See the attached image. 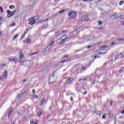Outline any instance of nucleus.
<instances>
[{
  "label": "nucleus",
  "mask_w": 124,
  "mask_h": 124,
  "mask_svg": "<svg viewBox=\"0 0 124 124\" xmlns=\"http://www.w3.org/2000/svg\"><path fill=\"white\" fill-rule=\"evenodd\" d=\"M68 15L70 19H74L77 16V13L75 12L71 11L68 13Z\"/></svg>",
  "instance_id": "nucleus-1"
},
{
  "label": "nucleus",
  "mask_w": 124,
  "mask_h": 124,
  "mask_svg": "<svg viewBox=\"0 0 124 124\" xmlns=\"http://www.w3.org/2000/svg\"><path fill=\"white\" fill-rule=\"evenodd\" d=\"M55 43V42L54 41H52L51 43L49 44V46H47L46 48V52H48V51H50L51 49H52V46L54 45Z\"/></svg>",
  "instance_id": "nucleus-2"
},
{
  "label": "nucleus",
  "mask_w": 124,
  "mask_h": 124,
  "mask_svg": "<svg viewBox=\"0 0 124 124\" xmlns=\"http://www.w3.org/2000/svg\"><path fill=\"white\" fill-rule=\"evenodd\" d=\"M28 21V24H29V25H32L34 24V23H35V18L32 17L29 19Z\"/></svg>",
  "instance_id": "nucleus-3"
},
{
  "label": "nucleus",
  "mask_w": 124,
  "mask_h": 124,
  "mask_svg": "<svg viewBox=\"0 0 124 124\" xmlns=\"http://www.w3.org/2000/svg\"><path fill=\"white\" fill-rule=\"evenodd\" d=\"M7 75H8V71H5V72H4V76H1L0 77V81L1 80H2V79H3V78H4V79H6V78H7Z\"/></svg>",
  "instance_id": "nucleus-4"
},
{
  "label": "nucleus",
  "mask_w": 124,
  "mask_h": 124,
  "mask_svg": "<svg viewBox=\"0 0 124 124\" xmlns=\"http://www.w3.org/2000/svg\"><path fill=\"white\" fill-rule=\"evenodd\" d=\"M74 78H70L66 81L65 84H66L67 85H68L70 84L73 81H74Z\"/></svg>",
  "instance_id": "nucleus-5"
},
{
  "label": "nucleus",
  "mask_w": 124,
  "mask_h": 124,
  "mask_svg": "<svg viewBox=\"0 0 124 124\" xmlns=\"http://www.w3.org/2000/svg\"><path fill=\"white\" fill-rule=\"evenodd\" d=\"M68 39H69V38L68 37H66L65 39H62V41L60 43V45L64 44L65 41H68Z\"/></svg>",
  "instance_id": "nucleus-6"
},
{
  "label": "nucleus",
  "mask_w": 124,
  "mask_h": 124,
  "mask_svg": "<svg viewBox=\"0 0 124 124\" xmlns=\"http://www.w3.org/2000/svg\"><path fill=\"white\" fill-rule=\"evenodd\" d=\"M8 60L10 62H16V61H17V59L16 58H10L8 59Z\"/></svg>",
  "instance_id": "nucleus-7"
},
{
  "label": "nucleus",
  "mask_w": 124,
  "mask_h": 124,
  "mask_svg": "<svg viewBox=\"0 0 124 124\" xmlns=\"http://www.w3.org/2000/svg\"><path fill=\"white\" fill-rule=\"evenodd\" d=\"M104 52H99V55H104L105 54H107V52H108V49H104Z\"/></svg>",
  "instance_id": "nucleus-8"
},
{
  "label": "nucleus",
  "mask_w": 124,
  "mask_h": 124,
  "mask_svg": "<svg viewBox=\"0 0 124 124\" xmlns=\"http://www.w3.org/2000/svg\"><path fill=\"white\" fill-rule=\"evenodd\" d=\"M23 58H24V55L21 54L19 56V62H23Z\"/></svg>",
  "instance_id": "nucleus-9"
},
{
  "label": "nucleus",
  "mask_w": 124,
  "mask_h": 124,
  "mask_svg": "<svg viewBox=\"0 0 124 124\" xmlns=\"http://www.w3.org/2000/svg\"><path fill=\"white\" fill-rule=\"evenodd\" d=\"M12 111H13V108H11L10 109V111L8 112V117L9 118V117H10V116H11V114L12 113Z\"/></svg>",
  "instance_id": "nucleus-10"
},
{
  "label": "nucleus",
  "mask_w": 124,
  "mask_h": 124,
  "mask_svg": "<svg viewBox=\"0 0 124 124\" xmlns=\"http://www.w3.org/2000/svg\"><path fill=\"white\" fill-rule=\"evenodd\" d=\"M15 12H16V11L11 13V14H10V16H8V18H10V17H12V16H13V15H14V14H15Z\"/></svg>",
  "instance_id": "nucleus-11"
},
{
  "label": "nucleus",
  "mask_w": 124,
  "mask_h": 124,
  "mask_svg": "<svg viewBox=\"0 0 124 124\" xmlns=\"http://www.w3.org/2000/svg\"><path fill=\"white\" fill-rule=\"evenodd\" d=\"M46 101V98H43L42 100V102L41 103L40 106H42V105H43V104H44V103L45 102V101Z\"/></svg>",
  "instance_id": "nucleus-12"
},
{
  "label": "nucleus",
  "mask_w": 124,
  "mask_h": 124,
  "mask_svg": "<svg viewBox=\"0 0 124 124\" xmlns=\"http://www.w3.org/2000/svg\"><path fill=\"white\" fill-rule=\"evenodd\" d=\"M95 113L96 115H98V116H101V111H99V110H96L95 111Z\"/></svg>",
  "instance_id": "nucleus-13"
},
{
  "label": "nucleus",
  "mask_w": 124,
  "mask_h": 124,
  "mask_svg": "<svg viewBox=\"0 0 124 124\" xmlns=\"http://www.w3.org/2000/svg\"><path fill=\"white\" fill-rule=\"evenodd\" d=\"M55 35L57 36V37H59L60 35H61V31H58L55 32Z\"/></svg>",
  "instance_id": "nucleus-14"
},
{
  "label": "nucleus",
  "mask_w": 124,
  "mask_h": 124,
  "mask_svg": "<svg viewBox=\"0 0 124 124\" xmlns=\"http://www.w3.org/2000/svg\"><path fill=\"white\" fill-rule=\"evenodd\" d=\"M111 114V112L109 110H106L105 111V115H110Z\"/></svg>",
  "instance_id": "nucleus-15"
},
{
  "label": "nucleus",
  "mask_w": 124,
  "mask_h": 124,
  "mask_svg": "<svg viewBox=\"0 0 124 124\" xmlns=\"http://www.w3.org/2000/svg\"><path fill=\"white\" fill-rule=\"evenodd\" d=\"M31 39H26V43H31Z\"/></svg>",
  "instance_id": "nucleus-16"
},
{
  "label": "nucleus",
  "mask_w": 124,
  "mask_h": 124,
  "mask_svg": "<svg viewBox=\"0 0 124 124\" xmlns=\"http://www.w3.org/2000/svg\"><path fill=\"white\" fill-rule=\"evenodd\" d=\"M7 13V17L8 18V16H9L11 13V12L10 10H7L6 11Z\"/></svg>",
  "instance_id": "nucleus-17"
},
{
  "label": "nucleus",
  "mask_w": 124,
  "mask_h": 124,
  "mask_svg": "<svg viewBox=\"0 0 124 124\" xmlns=\"http://www.w3.org/2000/svg\"><path fill=\"white\" fill-rule=\"evenodd\" d=\"M24 93H24V92L21 93L20 94L18 95L17 97H21L22 96V95L24 94Z\"/></svg>",
  "instance_id": "nucleus-18"
},
{
  "label": "nucleus",
  "mask_w": 124,
  "mask_h": 124,
  "mask_svg": "<svg viewBox=\"0 0 124 124\" xmlns=\"http://www.w3.org/2000/svg\"><path fill=\"white\" fill-rule=\"evenodd\" d=\"M43 114L42 111H40L38 113V116L40 117V116H42V115Z\"/></svg>",
  "instance_id": "nucleus-19"
},
{
  "label": "nucleus",
  "mask_w": 124,
  "mask_h": 124,
  "mask_svg": "<svg viewBox=\"0 0 124 124\" xmlns=\"http://www.w3.org/2000/svg\"><path fill=\"white\" fill-rule=\"evenodd\" d=\"M18 34H16V35L14 36V38H13V40H15L17 37H18Z\"/></svg>",
  "instance_id": "nucleus-20"
},
{
  "label": "nucleus",
  "mask_w": 124,
  "mask_h": 124,
  "mask_svg": "<svg viewBox=\"0 0 124 124\" xmlns=\"http://www.w3.org/2000/svg\"><path fill=\"white\" fill-rule=\"evenodd\" d=\"M9 8L10 9H13V8H15V6H14L13 5H12L9 6Z\"/></svg>",
  "instance_id": "nucleus-21"
},
{
  "label": "nucleus",
  "mask_w": 124,
  "mask_h": 124,
  "mask_svg": "<svg viewBox=\"0 0 124 124\" xmlns=\"http://www.w3.org/2000/svg\"><path fill=\"white\" fill-rule=\"evenodd\" d=\"M119 59H122V58H123V56H124V54L122 53H121L120 54H119Z\"/></svg>",
  "instance_id": "nucleus-22"
},
{
  "label": "nucleus",
  "mask_w": 124,
  "mask_h": 124,
  "mask_svg": "<svg viewBox=\"0 0 124 124\" xmlns=\"http://www.w3.org/2000/svg\"><path fill=\"white\" fill-rule=\"evenodd\" d=\"M68 62V60H63L62 61L60 62V63H62L63 62Z\"/></svg>",
  "instance_id": "nucleus-23"
},
{
  "label": "nucleus",
  "mask_w": 124,
  "mask_h": 124,
  "mask_svg": "<svg viewBox=\"0 0 124 124\" xmlns=\"http://www.w3.org/2000/svg\"><path fill=\"white\" fill-rule=\"evenodd\" d=\"M118 59H120V56L119 55H116L115 58V60H118Z\"/></svg>",
  "instance_id": "nucleus-24"
},
{
  "label": "nucleus",
  "mask_w": 124,
  "mask_h": 124,
  "mask_svg": "<svg viewBox=\"0 0 124 124\" xmlns=\"http://www.w3.org/2000/svg\"><path fill=\"white\" fill-rule=\"evenodd\" d=\"M15 26H16L15 23H13L10 25V27H15Z\"/></svg>",
  "instance_id": "nucleus-25"
},
{
  "label": "nucleus",
  "mask_w": 124,
  "mask_h": 124,
  "mask_svg": "<svg viewBox=\"0 0 124 124\" xmlns=\"http://www.w3.org/2000/svg\"><path fill=\"white\" fill-rule=\"evenodd\" d=\"M123 4H124V1H121L119 2V5H123Z\"/></svg>",
  "instance_id": "nucleus-26"
},
{
  "label": "nucleus",
  "mask_w": 124,
  "mask_h": 124,
  "mask_svg": "<svg viewBox=\"0 0 124 124\" xmlns=\"http://www.w3.org/2000/svg\"><path fill=\"white\" fill-rule=\"evenodd\" d=\"M66 32H67V30H64L62 31V33H65Z\"/></svg>",
  "instance_id": "nucleus-27"
},
{
  "label": "nucleus",
  "mask_w": 124,
  "mask_h": 124,
  "mask_svg": "<svg viewBox=\"0 0 124 124\" xmlns=\"http://www.w3.org/2000/svg\"><path fill=\"white\" fill-rule=\"evenodd\" d=\"M109 115V117L110 118H113V117H114V115H113V114L111 113Z\"/></svg>",
  "instance_id": "nucleus-28"
},
{
  "label": "nucleus",
  "mask_w": 124,
  "mask_h": 124,
  "mask_svg": "<svg viewBox=\"0 0 124 124\" xmlns=\"http://www.w3.org/2000/svg\"><path fill=\"white\" fill-rule=\"evenodd\" d=\"M28 31H29V30L28 29H26L24 32V33H25L26 34V33H28Z\"/></svg>",
  "instance_id": "nucleus-29"
},
{
  "label": "nucleus",
  "mask_w": 124,
  "mask_h": 124,
  "mask_svg": "<svg viewBox=\"0 0 124 124\" xmlns=\"http://www.w3.org/2000/svg\"><path fill=\"white\" fill-rule=\"evenodd\" d=\"M122 40H124V39H123V38H118V39H117V41H122Z\"/></svg>",
  "instance_id": "nucleus-30"
},
{
  "label": "nucleus",
  "mask_w": 124,
  "mask_h": 124,
  "mask_svg": "<svg viewBox=\"0 0 124 124\" xmlns=\"http://www.w3.org/2000/svg\"><path fill=\"white\" fill-rule=\"evenodd\" d=\"M105 118H106V115L105 114H104V115L102 116V119H105Z\"/></svg>",
  "instance_id": "nucleus-31"
},
{
  "label": "nucleus",
  "mask_w": 124,
  "mask_h": 124,
  "mask_svg": "<svg viewBox=\"0 0 124 124\" xmlns=\"http://www.w3.org/2000/svg\"><path fill=\"white\" fill-rule=\"evenodd\" d=\"M63 12H64V10H62L59 11V13H60V14L63 13Z\"/></svg>",
  "instance_id": "nucleus-32"
},
{
  "label": "nucleus",
  "mask_w": 124,
  "mask_h": 124,
  "mask_svg": "<svg viewBox=\"0 0 124 124\" xmlns=\"http://www.w3.org/2000/svg\"><path fill=\"white\" fill-rule=\"evenodd\" d=\"M121 25H122V26H124V21H121L120 22Z\"/></svg>",
  "instance_id": "nucleus-33"
},
{
  "label": "nucleus",
  "mask_w": 124,
  "mask_h": 124,
  "mask_svg": "<svg viewBox=\"0 0 124 124\" xmlns=\"http://www.w3.org/2000/svg\"><path fill=\"white\" fill-rule=\"evenodd\" d=\"M98 25H102V22L101 21H98Z\"/></svg>",
  "instance_id": "nucleus-34"
},
{
  "label": "nucleus",
  "mask_w": 124,
  "mask_h": 124,
  "mask_svg": "<svg viewBox=\"0 0 124 124\" xmlns=\"http://www.w3.org/2000/svg\"><path fill=\"white\" fill-rule=\"evenodd\" d=\"M1 66H2V67H3V66H6V63L2 64Z\"/></svg>",
  "instance_id": "nucleus-35"
},
{
  "label": "nucleus",
  "mask_w": 124,
  "mask_h": 124,
  "mask_svg": "<svg viewBox=\"0 0 124 124\" xmlns=\"http://www.w3.org/2000/svg\"><path fill=\"white\" fill-rule=\"evenodd\" d=\"M0 12H3V10L2 9V7H0Z\"/></svg>",
  "instance_id": "nucleus-36"
},
{
  "label": "nucleus",
  "mask_w": 124,
  "mask_h": 124,
  "mask_svg": "<svg viewBox=\"0 0 124 124\" xmlns=\"http://www.w3.org/2000/svg\"><path fill=\"white\" fill-rule=\"evenodd\" d=\"M50 114H48V115L47 116L46 118H47V119H50Z\"/></svg>",
  "instance_id": "nucleus-37"
},
{
  "label": "nucleus",
  "mask_w": 124,
  "mask_h": 124,
  "mask_svg": "<svg viewBox=\"0 0 124 124\" xmlns=\"http://www.w3.org/2000/svg\"><path fill=\"white\" fill-rule=\"evenodd\" d=\"M114 16L115 19H118V18H119V17L117 16L116 15H114Z\"/></svg>",
  "instance_id": "nucleus-38"
},
{
  "label": "nucleus",
  "mask_w": 124,
  "mask_h": 124,
  "mask_svg": "<svg viewBox=\"0 0 124 124\" xmlns=\"http://www.w3.org/2000/svg\"><path fill=\"white\" fill-rule=\"evenodd\" d=\"M27 81V79L25 78L23 81V83H26V81Z\"/></svg>",
  "instance_id": "nucleus-39"
},
{
  "label": "nucleus",
  "mask_w": 124,
  "mask_h": 124,
  "mask_svg": "<svg viewBox=\"0 0 124 124\" xmlns=\"http://www.w3.org/2000/svg\"><path fill=\"white\" fill-rule=\"evenodd\" d=\"M101 43H102V42L100 41V42L97 43L96 44H97V45L101 44Z\"/></svg>",
  "instance_id": "nucleus-40"
},
{
  "label": "nucleus",
  "mask_w": 124,
  "mask_h": 124,
  "mask_svg": "<svg viewBox=\"0 0 124 124\" xmlns=\"http://www.w3.org/2000/svg\"><path fill=\"white\" fill-rule=\"evenodd\" d=\"M113 101L112 100L110 101V105H112Z\"/></svg>",
  "instance_id": "nucleus-41"
},
{
  "label": "nucleus",
  "mask_w": 124,
  "mask_h": 124,
  "mask_svg": "<svg viewBox=\"0 0 124 124\" xmlns=\"http://www.w3.org/2000/svg\"><path fill=\"white\" fill-rule=\"evenodd\" d=\"M35 54H36V53H33L30 54V56H33V55H35Z\"/></svg>",
  "instance_id": "nucleus-42"
},
{
  "label": "nucleus",
  "mask_w": 124,
  "mask_h": 124,
  "mask_svg": "<svg viewBox=\"0 0 124 124\" xmlns=\"http://www.w3.org/2000/svg\"><path fill=\"white\" fill-rule=\"evenodd\" d=\"M30 124H34V122H33V121H31L30 122Z\"/></svg>",
  "instance_id": "nucleus-43"
},
{
  "label": "nucleus",
  "mask_w": 124,
  "mask_h": 124,
  "mask_svg": "<svg viewBox=\"0 0 124 124\" xmlns=\"http://www.w3.org/2000/svg\"><path fill=\"white\" fill-rule=\"evenodd\" d=\"M25 35H26V34H25L24 33H23V35L21 36V38H23L24 37V36H25Z\"/></svg>",
  "instance_id": "nucleus-44"
},
{
  "label": "nucleus",
  "mask_w": 124,
  "mask_h": 124,
  "mask_svg": "<svg viewBox=\"0 0 124 124\" xmlns=\"http://www.w3.org/2000/svg\"><path fill=\"white\" fill-rule=\"evenodd\" d=\"M34 97L35 98H38V96H37V95H34Z\"/></svg>",
  "instance_id": "nucleus-45"
},
{
  "label": "nucleus",
  "mask_w": 124,
  "mask_h": 124,
  "mask_svg": "<svg viewBox=\"0 0 124 124\" xmlns=\"http://www.w3.org/2000/svg\"><path fill=\"white\" fill-rule=\"evenodd\" d=\"M85 70V67H82L81 70Z\"/></svg>",
  "instance_id": "nucleus-46"
},
{
  "label": "nucleus",
  "mask_w": 124,
  "mask_h": 124,
  "mask_svg": "<svg viewBox=\"0 0 124 124\" xmlns=\"http://www.w3.org/2000/svg\"><path fill=\"white\" fill-rule=\"evenodd\" d=\"M92 84H95V81L93 80L92 82Z\"/></svg>",
  "instance_id": "nucleus-47"
},
{
  "label": "nucleus",
  "mask_w": 124,
  "mask_h": 124,
  "mask_svg": "<svg viewBox=\"0 0 124 124\" xmlns=\"http://www.w3.org/2000/svg\"><path fill=\"white\" fill-rule=\"evenodd\" d=\"M82 80L83 81H87V78H83Z\"/></svg>",
  "instance_id": "nucleus-48"
},
{
  "label": "nucleus",
  "mask_w": 124,
  "mask_h": 124,
  "mask_svg": "<svg viewBox=\"0 0 124 124\" xmlns=\"http://www.w3.org/2000/svg\"><path fill=\"white\" fill-rule=\"evenodd\" d=\"M1 21H2V19L0 18V26L1 25Z\"/></svg>",
  "instance_id": "nucleus-49"
},
{
  "label": "nucleus",
  "mask_w": 124,
  "mask_h": 124,
  "mask_svg": "<svg viewBox=\"0 0 124 124\" xmlns=\"http://www.w3.org/2000/svg\"><path fill=\"white\" fill-rule=\"evenodd\" d=\"M90 48H92V46H90L87 47V49H90Z\"/></svg>",
  "instance_id": "nucleus-50"
},
{
  "label": "nucleus",
  "mask_w": 124,
  "mask_h": 124,
  "mask_svg": "<svg viewBox=\"0 0 124 124\" xmlns=\"http://www.w3.org/2000/svg\"><path fill=\"white\" fill-rule=\"evenodd\" d=\"M119 72H120V73H122V72H123V70L120 69V70H119Z\"/></svg>",
  "instance_id": "nucleus-51"
},
{
  "label": "nucleus",
  "mask_w": 124,
  "mask_h": 124,
  "mask_svg": "<svg viewBox=\"0 0 124 124\" xmlns=\"http://www.w3.org/2000/svg\"><path fill=\"white\" fill-rule=\"evenodd\" d=\"M48 20H49V19L47 18V19H46L43 20V22H45V21H48Z\"/></svg>",
  "instance_id": "nucleus-52"
},
{
  "label": "nucleus",
  "mask_w": 124,
  "mask_h": 124,
  "mask_svg": "<svg viewBox=\"0 0 124 124\" xmlns=\"http://www.w3.org/2000/svg\"><path fill=\"white\" fill-rule=\"evenodd\" d=\"M68 57H69V56L65 55V56H64V58H68Z\"/></svg>",
  "instance_id": "nucleus-53"
},
{
  "label": "nucleus",
  "mask_w": 124,
  "mask_h": 124,
  "mask_svg": "<svg viewBox=\"0 0 124 124\" xmlns=\"http://www.w3.org/2000/svg\"><path fill=\"white\" fill-rule=\"evenodd\" d=\"M111 45H115V42H112V43L111 44Z\"/></svg>",
  "instance_id": "nucleus-54"
},
{
  "label": "nucleus",
  "mask_w": 124,
  "mask_h": 124,
  "mask_svg": "<svg viewBox=\"0 0 124 124\" xmlns=\"http://www.w3.org/2000/svg\"><path fill=\"white\" fill-rule=\"evenodd\" d=\"M35 93V90L34 89L32 90V93Z\"/></svg>",
  "instance_id": "nucleus-55"
},
{
  "label": "nucleus",
  "mask_w": 124,
  "mask_h": 124,
  "mask_svg": "<svg viewBox=\"0 0 124 124\" xmlns=\"http://www.w3.org/2000/svg\"><path fill=\"white\" fill-rule=\"evenodd\" d=\"M106 47H107V46H102V48H106Z\"/></svg>",
  "instance_id": "nucleus-56"
},
{
  "label": "nucleus",
  "mask_w": 124,
  "mask_h": 124,
  "mask_svg": "<svg viewBox=\"0 0 124 124\" xmlns=\"http://www.w3.org/2000/svg\"><path fill=\"white\" fill-rule=\"evenodd\" d=\"M23 120H27V117L25 116V117L23 118Z\"/></svg>",
  "instance_id": "nucleus-57"
},
{
  "label": "nucleus",
  "mask_w": 124,
  "mask_h": 124,
  "mask_svg": "<svg viewBox=\"0 0 124 124\" xmlns=\"http://www.w3.org/2000/svg\"><path fill=\"white\" fill-rule=\"evenodd\" d=\"M94 60H95V59H97V56H94Z\"/></svg>",
  "instance_id": "nucleus-58"
},
{
  "label": "nucleus",
  "mask_w": 124,
  "mask_h": 124,
  "mask_svg": "<svg viewBox=\"0 0 124 124\" xmlns=\"http://www.w3.org/2000/svg\"><path fill=\"white\" fill-rule=\"evenodd\" d=\"M81 81H82V79L81 78H79L78 79V82H81Z\"/></svg>",
  "instance_id": "nucleus-59"
},
{
  "label": "nucleus",
  "mask_w": 124,
  "mask_h": 124,
  "mask_svg": "<svg viewBox=\"0 0 124 124\" xmlns=\"http://www.w3.org/2000/svg\"><path fill=\"white\" fill-rule=\"evenodd\" d=\"M71 101H73V98L72 97H71Z\"/></svg>",
  "instance_id": "nucleus-60"
},
{
  "label": "nucleus",
  "mask_w": 124,
  "mask_h": 124,
  "mask_svg": "<svg viewBox=\"0 0 124 124\" xmlns=\"http://www.w3.org/2000/svg\"><path fill=\"white\" fill-rule=\"evenodd\" d=\"M124 110H123L122 111H121V114H124Z\"/></svg>",
  "instance_id": "nucleus-61"
},
{
  "label": "nucleus",
  "mask_w": 124,
  "mask_h": 124,
  "mask_svg": "<svg viewBox=\"0 0 124 124\" xmlns=\"http://www.w3.org/2000/svg\"><path fill=\"white\" fill-rule=\"evenodd\" d=\"M64 36H62L61 37H60V40L62 39V37H64Z\"/></svg>",
  "instance_id": "nucleus-62"
},
{
  "label": "nucleus",
  "mask_w": 124,
  "mask_h": 124,
  "mask_svg": "<svg viewBox=\"0 0 124 124\" xmlns=\"http://www.w3.org/2000/svg\"><path fill=\"white\" fill-rule=\"evenodd\" d=\"M31 63H32V65L33 64V62L31 61Z\"/></svg>",
  "instance_id": "nucleus-63"
},
{
  "label": "nucleus",
  "mask_w": 124,
  "mask_h": 124,
  "mask_svg": "<svg viewBox=\"0 0 124 124\" xmlns=\"http://www.w3.org/2000/svg\"><path fill=\"white\" fill-rule=\"evenodd\" d=\"M86 93H87V92H84L83 94H86Z\"/></svg>",
  "instance_id": "nucleus-64"
}]
</instances>
